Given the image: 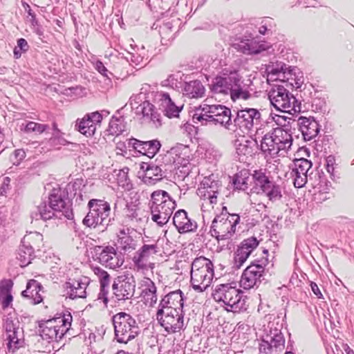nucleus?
<instances>
[{
    "instance_id": "nucleus-6",
    "label": "nucleus",
    "mask_w": 354,
    "mask_h": 354,
    "mask_svg": "<svg viewBox=\"0 0 354 354\" xmlns=\"http://www.w3.org/2000/svg\"><path fill=\"white\" fill-rule=\"evenodd\" d=\"M292 145V137L286 125L277 127L266 133L261 141V149L264 153L274 157L281 151H286Z\"/></svg>"
},
{
    "instance_id": "nucleus-42",
    "label": "nucleus",
    "mask_w": 354,
    "mask_h": 354,
    "mask_svg": "<svg viewBox=\"0 0 354 354\" xmlns=\"http://www.w3.org/2000/svg\"><path fill=\"white\" fill-rule=\"evenodd\" d=\"M224 111H225V113L217 115L216 117H208L210 120H208L207 122H212L215 124H219L229 130L235 131L236 129H234V124L232 123L231 111H227L225 109Z\"/></svg>"
},
{
    "instance_id": "nucleus-10",
    "label": "nucleus",
    "mask_w": 354,
    "mask_h": 354,
    "mask_svg": "<svg viewBox=\"0 0 354 354\" xmlns=\"http://www.w3.org/2000/svg\"><path fill=\"white\" fill-rule=\"evenodd\" d=\"M285 348V338L280 328L269 323L263 330L259 351L264 354H281Z\"/></svg>"
},
{
    "instance_id": "nucleus-25",
    "label": "nucleus",
    "mask_w": 354,
    "mask_h": 354,
    "mask_svg": "<svg viewBox=\"0 0 354 354\" xmlns=\"http://www.w3.org/2000/svg\"><path fill=\"white\" fill-rule=\"evenodd\" d=\"M297 125L306 141L315 138L320 129L318 122L313 118L300 117L297 122Z\"/></svg>"
},
{
    "instance_id": "nucleus-14",
    "label": "nucleus",
    "mask_w": 354,
    "mask_h": 354,
    "mask_svg": "<svg viewBox=\"0 0 354 354\" xmlns=\"http://www.w3.org/2000/svg\"><path fill=\"white\" fill-rule=\"evenodd\" d=\"M261 116V113L256 109L245 108L239 110L234 120V127L239 129L243 133H248L254 126L260 123Z\"/></svg>"
},
{
    "instance_id": "nucleus-2",
    "label": "nucleus",
    "mask_w": 354,
    "mask_h": 354,
    "mask_svg": "<svg viewBox=\"0 0 354 354\" xmlns=\"http://www.w3.org/2000/svg\"><path fill=\"white\" fill-rule=\"evenodd\" d=\"M214 94L230 95L232 100H247L251 97L248 86L243 83L236 71H223L214 77L209 85Z\"/></svg>"
},
{
    "instance_id": "nucleus-36",
    "label": "nucleus",
    "mask_w": 354,
    "mask_h": 354,
    "mask_svg": "<svg viewBox=\"0 0 354 354\" xmlns=\"http://www.w3.org/2000/svg\"><path fill=\"white\" fill-rule=\"evenodd\" d=\"M21 243L24 247L31 249L34 252L40 251L43 246V235L37 232H31L24 236Z\"/></svg>"
},
{
    "instance_id": "nucleus-49",
    "label": "nucleus",
    "mask_w": 354,
    "mask_h": 354,
    "mask_svg": "<svg viewBox=\"0 0 354 354\" xmlns=\"http://www.w3.org/2000/svg\"><path fill=\"white\" fill-rule=\"evenodd\" d=\"M143 286L145 288L142 291V295L145 299L147 297L156 294V287L155 283L150 279H146V280L144 281Z\"/></svg>"
},
{
    "instance_id": "nucleus-8",
    "label": "nucleus",
    "mask_w": 354,
    "mask_h": 354,
    "mask_svg": "<svg viewBox=\"0 0 354 354\" xmlns=\"http://www.w3.org/2000/svg\"><path fill=\"white\" fill-rule=\"evenodd\" d=\"M115 339L119 343L127 344L140 333V327L136 319L130 314L120 312L112 317Z\"/></svg>"
},
{
    "instance_id": "nucleus-64",
    "label": "nucleus",
    "mask_w": 354,
    "mask_h": 354,
    "mask_svg": "<svg viewBox=\"0 0 354 354\" xmlns=\"http://www.w3.org/2000/svg\"><path fill=\"white\" fill-rule=\"evenodd\" d=\"M142 59L143 58L138 55H135L133 53L130 54V61L136 66H138L142 61Z\"/></svg>"
},
{
    "instance_id": "nucleus-54",
    "label": "nucleus",
    "mask_w": 354,
    "mask_h": 354,
    "mask_svg": "<svg viewBox=\"0 0 354 354\" xmlns=\"http://www.w3.org/2000/svg\"><path fill=\"white\" fill-rule=\"evenodd\" d=\"M109 283H106V284L102 283L100 284V290L98 293L97 299H102L104 305L106 306L108 303V297L107 295L109 293Z\"/></svg>"
},
{
    "instance_id": "nucleus-55",
    "label": "nucleus",
    "mask_w": 354,
    "mask_h": 354,
    "mask_svg": "<svg viewBox=\"0 0 354 354\" xmlns=\"http://www.w3.org/2000/svg\"><path fill=\"white\" fill-rule=\"evenodd\" d=\"M95 68L104 77H106L109 81H111V76H113L112 73L109 72L107 68L104 66V64L101 61H97L95 64Z\"/></svg>"
},
{
    "instance_id": "nucleus-48",
    "label": "nucleus",
    "mask_w": 354,
    "mask_h": 354,
    "mask_svg": "<svg viewBox=\"0 0 354 354\" xmlns=\"http://www.w3.org/2000/svg\"><path fill=\"white\" fill-rule=\"evenodd\" d=\"M48 128V126L46 124H39L30 121L26 124L24 131L26 133L35 132L37 134H41L43 132H44Z\"/></svg>"
},
{
    "instance_id": "nucleus-23",
    "label": "nucleus",
    "mask_w": 354,
    "mask_h": 354,
    "mask_svg": "<svg viewBox=\"0 0 354 354\" xmlns=\"http://www.w3.org/2000/svg\"><path fill=\"white\" fill-rule=\"evenodd\" d=\"M173 223L180 234L195 232L198 227L196 222L189 218L184 209H179L175 212Z\"/></svg>"
},
{
    "instance_id": "nucleus-40",
    "label": "nucleus",
    "mask_w": 354,
    "mask_h": 354,
    "mask_svg": "<svg viewBox=\"0 0 354 354\" xmlns=\"http://www.w3.org/2000/svg\"><path fill=\"white\" fill-rule=\"evenodd\" d=\"M203 187L198 189L199 192L203 196V200L207 199L211 204H216L217 202V194L218 193V183L212 182L210 185L203 184Z\"/></svg>"
},
{
    "instance_id": "nucleus-63",
    "label": "nucleus",
    "mask_w": 354,
    "mask_h": 354,
    "mask_svg": "<svg viewBox=\"0 0 354 354\" xmlns=\"http://www.w3.org/2000/svg\"><path fill=\"white\" fill-rule=\"evenodd\" d=\"M310 288L313 293L318 297V298H322L323 295L321 292V290H319L318 286L316 283L311 281L310 282Z\"/></svg>"
},
{
    "instance_id": "nucleus-27",
    "label": "nucleus",
    "mask_w": 354,
    "mask_h": 354,
    "mask_svg": "<svg viewBox=\"0 0 354 354\" xmlns=\"http://www.w3.org/2000/svg\"><path fill=\"white\" fill-rule=\"evenodd\" d=\"M158 96L160 109L162 110L164 115L169 118L178 117L183 109V106L176 105L167 93L161 92Z\"/></svg>"
},
{
    "instance_id": "nucleus-44",
    "label": "nucleus",
    "mask_w": 354,
    "mask_h": 354,
    "mask_svg": "<svg viewBox=\"0 0 354 354\" xmlns=\"http://www.w3.org/2000/svg\"><path fill=\"white\" fill-rule=\"evenodd\" d=\"M34 253L31 249L24 247V244L21 243L17 257V259L20 261V266L24 267L30 263L31 260L33 259Z\"/></svg>"
},
{
    "instance_id": "nucleus-58",
    "label": "nucleus",
    "mask_w": 354,
    "mask_h": 354,
    "mask_svg": "<svg viewBox=\"0 0 354 354\" xmlns=\"http://www.w3.org/2000/svg\"><path fill=\"white\" fill-rule=\"evenodd\" d=\"M12 286L13 282L10 279L2 281L0 283V290L1 295L10 293Z\"/></svg>"
},
{
    "instance_id": "nucleus-5",
    "label": "nucleus",
    "mask_w": 354,
    "mask_h": 354,
    "mask_svg": "<svg viewBox=\"0 0 354 354\" xmlns=\"http://www.w3.org/2000/svg\"><path fill=\"white\" fill-rule=\"evenodd\" d=\"M72 321V315L67 310L61 313L59 317L42 320L39 324L40 335L42 339L48 342H58L65 334L69 333Z\"/></svg>"
},
{
    "instance_id": "nucleus-20",
    "label": "nucleus",
    "mask_w": 354,
    "mask_h": 354,
    "mask_svg": "<svg viewBox=\"0 0 354 354\" xmlns=\"http://www.w3.org/2000/svg\"><path fill=\"white\" fill-rule=\"evenodd\" d=\"M102 114L95 111L86 114L83 118L78 120L76 123L77 129L86 137H91L95 133L97 126L100 125Z\"/></svg>"
},
{
    "instance_id": "nucleus-26",
    "label": "nucleus",
    "mask_w": 354,
    "mask_h": 354,
    "mask_svg": "<svg viewBox=\"0 0 354 354\" xmlns=\"http://www.w3.org/2000/svg\"><path fill=\"white\" fill-rule=\"evenodd\" d=\"M89 283L87 277H83L77 281L66 282L65 284L66 295L71 299L85 298L86 297V287Z\"/></svg>"
},
{
    "instance_id": "nucleus-18",
    "label": "nucleus",
    "mask_w": 354,
    "mask_h": 354,
    "mask_svg": "<svg viewBox=\"0 0 354 354\" xmlns=\"http://www.w3.org/2000/svg\"><path fill=\"white\" fill-rule=\"evenodd\" d=\"M264 267L259 263V261L251 263L242 274L240 281L241 286L247 290L258 286L261 282Z\"/></svg>"
},
{
    "instance_id": "nucleus-15",
    "label": "nucleus",
    "mask_w": 354,
    "mask_h": 354,
    "mask_svg": "<svg viewBox=\"0 0 354 354\" xmlns=\"http://www.w3.org/2000/svg\"><path fill=\"white\" fill-rule=\"evenodd\" d=\"M3 328L7 336L8 350L9 352L14 353L24 345L22 329L19 328V322L17 318L8 315L4 320Z\"/></svg>"
},
{
    "instance_id": "nucleus-3",
    "label": "nucleus",
    "mask_w": 354,
    "mask_h": 354,
    "mask_svg": "<svg viewBox=\"0 0 354 354\" xmlns=\"http://www.w3.org/2000/svg\"><path fill=\"white\" fill-rule=\"evenodd\" d=\"M149 207L151 220L162 227L168 223L176 203L166 191L158 189L151 194Z\"/></svg>"
},
{
    "instance_id": "nucleus-57",
    "label": "nucleus",
    "mask_w": 354,
    "mask_h": 354,
    "mask_svg": "<svg viewBox=\"0 0 354 354\" xmlns=\"http://www.w3.org/2000/svg\"><path fill=\"white\" fill-rule=\"evenodd\" d=\"M178 78L175 75H170L167 79L162 82L163 86H169L171 88L178 87Z\"/></svg>"
},
{
    "instance_id": "nucleus-52",
    "label": "nucleus",
    "mask_w": 354,
    "mask_h": 354,
    "mask_svg": "<svg viewBox=\"0 0 354 354\" xmlns=\"http://www.w3.org/2000/svg\"><path fill=\"white\" fill-rule=\"evenodd\" d=\"M50 142L53 145H65L67 142L63 137V133L61 131H57L52 133V136L50 138Z\"/></svg>"
},
{
    "instance_id": "nucleus-43",
    "label": "nucleus",
    "mask_w": 354,
    "mask_h": 354,
    "mask_svg": "<svg viewBox=\"0 0 354 354\" xmlns=\"http://www.w3.org/2000/svg\"><path fill=\"white\" fill-rule=\"evenodd\" d=\"M265 194L272 203L277 202L281 199L282 191L280 185H277L275 182L272 181L267 188L261 192Z\"/></svg>"
},
{
    "instance_id": "nucleus-41",
    "label": "nucleus",
    "mask_w": 354,
    "mask_h": 354,
    "mask_svg": "<svg viewBox=\"0 0 354 354\" xmlns=\"http://www.w3.org/2000/svg\"><path fill=\"white\" fill-rule=\"evenodd\" d=\"M100 220V217H98L96 215V211L92 208H89V212L83 219V223L89 227L95 228L97 227H101V230H103L104 228H106V226L109 225L110 221L101 222Z\"/></svg>"
},
{
    "instance_id": "nucleus-22",
    "label": "nucleus",
    "mask_w": 354,
    "mask_h": 354,
    "mask_svg": "<svg viewBox=\"0 0 354 354\" xmlns=\"http://www.w3.org/2000/svg\"><path fill=\"white\" fill-rule=\"evenodd\" d=\"M123 222L127 225L138 226L146 221V216L140 208L134 203H127L123 212Z\"/></svg>"
},
{
    "instance_id": "nucleus-46",
    "label": "nucleus",
    "mask_w": 354,
    "mask_h": 354,
    "mask_svg": "<svg viewBox=\"0 0 354 354\" xmlns=\"http://www.w3.org/2000/svg\"><path fill=\"white\" fill-rule=\"evenodd\" d=\"M124 125L120 120L113 118L109 124L107 131L112 136H118L124 131Z\"/></svg>"
},
{
    "instance_id": "nucleus-60",
    "label": "nucleus",
    "mask_w": 354,
    "mask_h": 354,
    "mask_svg": "<svg viewBox=\"0 0 354 354\" xmlns=\"http://www.w3.org/2000/svg\"><path fill=\"white\" fill-rule=\"evenodd\" d=\"M319 185V192L323 193H328L332 187L331 183L328 180H320Z\"/></svg>"
},
{
    "instance_id": "nucleus-51",
    "label": "nucleus",
    "mask_w": 354,
    "mask_h": 354,
    "mask_svg": "<svg viewBox=\"0 0 354 354\" xmlns=\"http://www.w3.org/2000/svg\"><path fill=\"white\" fill-rule=\"evenodd\" d=\"M93 270L94 274L97 276L100 284L110 283V275L104 270L100 267H95Z\"/></svg>"
},
{
    "instance_id": "nucleus-12",
    "label": "nucleus",
    "mask_w": 354,
    "mask_h": 354,
    "mask_svg": "<svg viewBox=\"0 0 354 354\" xmlns=\"http://www.w3.org/2000/svg\"><path fill=\"white\" fill-rule=\"evenodd\" d=\"M156 319L168 333H176L185 328L184 314L179 310L158 308Z\"/></svg>"
},
{
    "instance_id": "nucleus-61",
    "label": "nucleus",
    "mask_w": 354,
    "mask_h": 354,
    "mask_svg": "<svg viewBox=\"0 0 354 354\" xmlns=\"http://www.w3.org/2000/svg\"><path fill=\"white\" fill-rule=\"evenodd\" d=\"M286 65L281 66L280 68H274V66H270L268 68V71L270 74L272 75H278L279 73H285V69L283 67H285Z\"/></svg>"
},
{
    "instance_id": "nucleus-16",
    "label": "nucleus",
    "mask_w": 354,
    "mask_h": 354,
    "mask_svg": "<svg viewBox=\"0 0 354 354\" xmlns=\"http://www.w3.org/2000/svg\"><path fill=\"white\" fill-rule=\"evenodd\" d=\"M94 252L99 262L107 268L115 269L123 264L124 259L121 254L117 252L112 246L97 245L94 248Z\"/></svg>"
},
{
    "instance_id": "nucleus-24",
    "label": "nucleus",
    "mask_w": 354,
    "mask_h": 354,
    "mask_svg": "<svg viewBox=\"0 0 354 354\" xmlns=\"http://www.w3.org/2000/svg\"><path fill=\"white\" fill-rule=\"evenodd\" d=\"M129 145L131 146L138 152L149 158L154 157L161 147V144L158 140L141 141L136 138L130 139L129 140Z\"/></svg>"
},
{
    "instance_id": "nucleus-50",
    "label": "nucleus",
    "mask_w": 354,
    "mask_h": 354,
    "mask_svg": "<svg viewBox=\"0 0 354 354\" xmlns=\"http://www.w3.org/2000/svg\"><path fill=\"white\" fill-rule=\"evenodd\" d=\"M173 28L174 26L171 21H167L161 26L159 32L162 39L168 38L169 39L170 37H172Z\"/></svg>"
},
{
    "instance_id": "nucleus-28",
    "label": "nucleus",
    "mask_w": 354,
    "mask_h": 354,
    "mask_svg": "<svg viewBox=\"0 0 354 354\" xmlns=\"http://www.w3.org/2000/svg\"><path fill=\"white\" fill-rule=\"evenodd\" d=\"M159 308L183 311V297L182 291L178 290L168 293L160 301Z\"/></svg>"
},
{
    "instance_id": "nucleus-53",
    "label": "nucleus",
    "mask_w": 354,
    "mask_h": 354,
    "mask_svg": "<svg viewBox=\"0 0 354 354\" xmlns=\"http://www.w3.org/2000/svg\"><path fill=\"white\" fill-rule=\"evenodd\" d=\"M248 178H243L242 176H236L233 180V184L235 189L239 190H245L248 189Z\"/></svg>"
},
{
    "instance_id": "nucleus-38",
    "label": "nucleus",
    "mask_w": 354,
    "mask_h": 354,
    "mask_svg": "<svg viewBox=\"0 0 354 354\" xmlns=\"http://www.w3.org/2000/svg\"><path fill=\"white\" fill-rule=\"evenodd\" d=\"M255 142L249 140L242 139L236 141V150L239 159L243 160L242 157H251L254 154Z\"/></svg>"
},
{
    "instance_id": "nucleus-1",
    "label": "nucleus",
    "mask_w": 354,
    "mask_h": 354,
    "mask_svg": "<svg viewBox=\"0 0 354 354\" xmlns=\"http://www.w3.org/2000/svg\"><path fill=\"white\" fill-rule=\"evenodd\" d=\"M30 216L35 220H50L53 218L62 219L73 218L72 202L66 189L53 188L49 194L48 201H43L32 211Z\"/></svg>"
},
{
    "instance_id": "nucleus-29",
    "label": "nucleus",
    "mask_w": 354,
    "mask_h": 354,
    "mask_svg": "<svg viewBox=\"0 0 354 354\" xmlns=\"http://www.w3.org/2000/svg\"><path fill=\"white\" fill-rule=\"evenodd\" d=\"M163 165H149L142 162L140 169L143 171V180L146 183H155L163 177Z\"/></svg>"
},
{
    "instance_id": "nucleus-21",
    "label": "nucleus",
    "mask_w": 354,
    "mask_h": 354,
    "mask_svg": "<svg viewBox=\"0 0 354 354\" xmlns=\"http://www.w3.org/2000/svg\"><path fill=\"white\" fill-rule=\"evenodd\" d=\"M258 245L259 241L255 237L244 239L234 253V267L240 268Z\"/></svg>"
},
{
    "instance_id": "nucleus-47",
    "label": "nucleus",
    "mask_w": 354,
    "mask_h": 354,
    "mask_svg": "<svg viewBox=\"0 0 354 354\" xmlns=\"http://www.w3.org/2000/svg\"><path fill=\"white\" fill-rule=\"evenodd\" d=\"M121 234H123L124 236L120 237V244L122 249L125 251H131L136 248V241L134 239L130 236L125 234L123 231L120 232Z\"/></svg>"
},
{
    "instance_id": "nucleus-13",
    "label": "nucleus",
    "mask_w": 354,
    "mask_h": 354,
    "mask_svg": "<svg viewBox=\"0 0 354 354\" xmlns=\"http://www.w3.org/2000/svg\"><path fill=\"white\" fill-rule=\"evenodd\" d=\"M136 281L133 276L124 272L114 279L112 284L113 294L118 301L131 299L135 293Z\"/></svg>"
},
{
    "instance_id": "nucleus-11",
    "label": "nucleus",
    "mask_w": 354,
    "mask_h": 354,
    "mask_svg": "<svg viewBox=\"0 0 354 354\" xmlns=\"http://www.w3.org/2000/svg\"><path fill=\"white\" fill-rule=\"evenodd\" d=\"M239 221L240 216L236 214L217 215L212 223L211 234L218 241L230 239L235 233Z\"/></svg>"
},
{
    "instance_id": "nucleus-33",
    "label": "nucleus",
    "mask_w": 354,
    "mask_h": 354,
    "mask_svg": "<svg viewBox=\"0 0 354 354\" xmlns=\"http://www.w3.org/2000/svg\"><path fill=\"white\" fill-rule=\"evenodd\" d=\"M205 86L200 80H192L185 82L183 88V94L189 98H200L204 96Z\"/></svg>"
},
{
    "instance_id": "nucleus-59",
    "label": "nucleus",
    "mask_w": 354,
    "mask_h": 354,
    "mask_svg": "<svg viewBox=\"0 0 354 354\" xmlns=\"http://www.w3.org/2000/svg\"><path fill=\"white\" fill-rule=\"evenodd\" d=\"M12 299L13 298L10 293L1 295L0 297V300L2 305V308L3 309L8 308L11 304Z\"/></svg>"
},
{
    "instance_id": "nucleus-45",
    "label": "nucleus",
    "mask_w": 354,
    "mask_h": 354,
    "mask_svg": "<svg viewBox=\"0 0 354 354\" xmlns=\"http://www.w3.org/2000/svg\"><path fill=\"white\" fill-rule=\"evenodd\" d=\"M129 170V169L128 167H124L120 170L117 178L119 186L122 187L126 190H130L133 187L128 176Z\"/></svg>"
},
{
    "instance_id": "nucleus-17",
    "label": "nucleus",
    "mask_w": 354,
    "mask_h": 354,
    "mask_svg": "<svg viewBox=\"0 0 354 354\" xmlns=\"http://www.w3.org/2000/svg\"><path fill=\"white\" fill-rule=\"evenodd\" d=\"M191 150L188 146L180 144L172 147L163 157L165 166L175 165L176 166L186 167L189 162Z\"/></svg>"
},
{
    "instance_id": "nucleus-35",
    "label": "nucleus",
    "mask_w": 354,
    "mask_h": 354,
    "mask_svg": "<svg viewBox=\"0 0 354 354\" xmlns=\"http://www.w3.org/2000/svg\"><path fill=\"white\" fill-rule=\"evenodd\" d=\"M156 245H144L135 254L133 261L135 265L139 268H143L146 266L147 258L156 253Z\"/></svg>"
},
{
    "instance_id": "nucleus-62",
    "label": "nucleus",
    "mask_w": 354,
    "mask_h": 354,
    "mask_svg": "<svg viewBox=\"0 0 354 354\" xmlns=\"http://www.w3.org/2000/svg\"><path fill=\"white\" fill-rule=\"evenodd\" d=\"M17 46L19 49H21L24 53L26 52L29 48V46L28 44L27 41L24 38H20L17 40Z\"/></svg>"
},
{
    "instance_id": "nucleus-31",
    "label": "nucleus",
    "mask_w": 354,
    "mask_h": 354,
    "mask_svg": "<svg viewBox=\"0 0 354 354\" xmlns=\"http://www.w3.org/2000/svg\"><path fill=\"white\" fill-rule=\"evenodd\" d=\"M43 287L39 282L35 279L28 281L26 285V289L21 292L24 297L32 299V304H38L43 300L40 291Z\"/></svg>"
},
{
    "instance_id": "nucleus-34",
    "label": "nucleus",
    "mask_w": 354,
    "mask_h": 354,
    "mask_svg": "<svg viewBox=\"0 0 354 354\" xmlns=\"http://www.w3.org/2000/svg\"><path fill=\"white\" fill-rule=\"evenodd\" d=\"M89 208L96 211V215L100 217L101 222L110 221L109 218L111 208L109 204L103 200L91 199L88 203Z\"/></svg>"
},
{
    "instance_id": "nucleus-9",
    "label": "nucleus",
    "mask_w": 354,
    "mask_h": 354,
    "mask_svg": "<svg viewBox=\"0 0 354 354\" xmlns=\"http://www.w3.org/2000/svg\"><path fill=\"white\" fill-rule=\"evenodd\" d=\"M268 97L271 104L282 112L295 114L301 111V103L283 86L273 87Z\"/></svg>"
},
{
    "instance_id": "nucleus-4",
    "label": "nucleus",
    "mask_w": 354,
    "mask_h": 354,
    "mask_svg": "<svg viewBox=\"0 0 354 354\" xmlns=\"http://www.w3.org/2000/svg\"><path fill=\"white\" fill-rule=\"evenodd\" d=\"M214 299L228 312L237 313L245 310L242 291L236 288V283H221L216 286L212 292Z\"/></svg>"
},
{
    "instance_id": "nucleus-30",
    "label": "nucleus",
    "mask_w": 354,
    "mask_h": 354,
    "mask_svg": "<svg viewBox=\"0 0 354 354\" xmlns=\"http://www.w3.org/2000/svg\"><path fill=\"white\" fill-rule=\"evenodd\" d=\"M142 113L144 118H149L156 127L162 124L161 116L155 106L149 101H145L136 107V114Z\"/></svg>"
},
{
    "instance_id": "nucleus-56",
    "label": "nucleus",
    "mask_w": 354,
    "mask_h": 354,
    "mask_svg": "<svg viewBox=\"0 0 354 354\" xmlns=\"http://www.w3.org/2000/svg\"><path fill=\"white\" fill-rule=\"evenodd\" d=\"M335 158L332 156H329L327 157L326 160V169L328 173L330 174V178L333 180H335V167H334V163H335Z\"/></svg>"
},
{
    "instance_id": "nucleus-37",
    "label": "nucleus",
    "mask_w": 354,
    "mask_h": 354,
    "mask_svg": "<svg viewBox=\"0 0 354 354\" xmlns=\"http://www.w3.org/2000/svg\"><path fill=\"white\" fill-rule=\"evenodd\" d=\"M231 111L229 108L222 105H211L208 107V111L205 113H195L193 116V120H197L201 122L202 124H207V120H209L208 117L214 118L225 113L224 111Z\"/></svg>"
},
{
    "instance_id": "nucleus-19",
    "label": "nucleus",
    "mask_w": 354,
    "mask_h": 354,
    "mask_svg": "<svg viewBox=\"0 0 354 354\" xmlns=\"http://www.w3.org/2000/svg\"><path fill=\"white\" fill-rule=\"evenodd\" d=\"M290 175L293 178V183L295 187H303L308 180V172L312 167V162L306 158L295 159L293 162Z\"/></svg>"
},
{
    "instance_id": "nucleus-32",
    "label": "nucleus",
    "mask_w": 354,
    "mask_h": 354,
    "mask_svg": "<svg viewBox=\"0 0 354 354\" xmlns=\"http://www.w3.org/2000/svg\"><path fill=\"white\" fill-rule=\"evenodd\" d=\"M237 46L239 50L248 55L259 54L269 48L266 42L260 43L254 39L241 41Z\"/></svg>"
},
{
    "instance_id": "nucleus-7",
    "label": "nucleus",
    "mask_w": 354,
    "mask_h": 354,
    "mask_svg": "<svg viewBox=\"0 0 354 354\" xmlns=\"http://www.w3.org/2000/svg\"><path fill=\"white\" fill-rule=\"evenodd\" d=\"M214 274L212 262L204 257L196 258L192 263L191 283L194 290L202 292L211 284Z\"/></svg>"
},
{
    "instance_id": "nucleus-39",
    "label": "nucleus",
    "mask_w": 354,
    "mask_h": 354,
    "mask_svg": "<svg viewBox=\"0 0 354 354\" xmlns=\"http://www.w3.org/2000/svg\"><path fill=\"white\" fill-rule=\"evenodd\" d=\"M252 179L257 194L263 192V190L267 188V186L272 182V180H270L269 177L266 176V172L261 169L254 171Z\"/></svg>"
}]
</instances>
